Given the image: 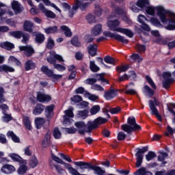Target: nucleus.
I'll use <instances>...</instances> for the list:
<instances>
[{
    "label": "nucleus",
    "mask_w": 175,
    "mask_h": 175,
    "mask_svg": "<svg viewBox=\"0 0 175 175\" xmlns=\"http://www.w3.org/2000/svg\"><path fill=\"white\" fill-rule=\"evenodd\" d=\"M23 28L25 31L27 32H32V28H33V23L29 21H25L23 23Z\"/></svg>",
    "instance_id": "obj_34"
},
{
    "label": "nucleus",
    "mask_w": 175,
    "mask_h": 175,
    "mask_svg": "<svg viewBox=\"0 0 175 175\" xmlns=\"http://www.w3.org/2000/svg\"><path fill=\"white\" fill-rule=\"evenodd\" d=\"M36 41L37 43H42V42L44 41V35L41 34V33H38L36 36Z\"/></svg>",
    "instance_id": "obj_59"
},
{
    "label": "nucleus",
    "mask_w": 175,
    "mask_h": 175,
    "mask_svg": "<svg viewBox=\"0 0 175 175\" xmlns=\"http://www.w3.org/2000/svg\"><path fill=\"white\" fill-rule=\"evenodd\" d=\"M117 95H118V93L117 92V91L111 89L109 91L105 92L104 98L107 100H111V99L116 98V96H117Z\"/></svg>",
    "instance_id": "obj_23"
},
{
    "label": "nucleus",
    "mask_w": 175,
    "mask_h": 175,
    "mask_svg": "<svg viewBox=\"0 0 175 175\" xmlns=\"http://www.w3.org/2000/svg\"><path fill=\"white\" fill-rule=\"evenodd\" d=\"M55 69H57L59 72H64V70H66V67L65 66H62L59 64H54Z\"/></svg>",
    "instance_id": "obj_57"
},
{
    "label": "nucleus",
    "mask_w": 175,
    "mask_h": 175,
    "mask_svg": "<svg viewBox=\"0 0 175 175\" xmlns=\"http://www.w3.org/2000/svg\"><path fill=\"white\" fill-rule=\"evenodd\" d=\"M25 70H31L36 68V64L32 60H27L25 64Z\"/></svg>",
    "instance_id": "obj_38"
},
{
    "label": "nucleus",
    "mask_w": 175,
    "mask_h": 175,
    "mask_svg": "<svg viewBox=\"0 0 175 175\" xmlns=\"http://www.w3.org/2000/svg\"><path fill=\"white\" fill-rule=\"evenodd\" d=\"M83 1H90L87 2L82 1L81 0H75L73 5L74 10H78L80 9L81 12H86L87 9L90 8L92 2H94L95 0H83Z\"/></svg>",
    "instance_id": "obj_5"
},
{
    "label": "nucleus",
    "mask_w": 175,
    "mask_h": 175,
    "mask_svg": "<svg viewBox=\"0 0 175 175\" xmlns=\"http://www.w3.org/2000/svg\"><path fill=\"white\" fill-rule=\"evenodd\" d=\"M51 144V132L48 131L42 142V146L44 148H47Z\"/></svg>",
    "instance_id": "obj_22"
},
{
    "label": "nucleus",
    "mask_w": 175,
    "mask_h": 175,
    "mask_svg": "<svg viewBox=\"0 0 175 175\" xmlns=\"http://www.w3.org/2000/svg\"><path fill=\"white\" fill-rule=\"evenodd\" d=\"M27 170H28V166L27 165V164H21V165L19 166L17 170V173L19 175L25 174Z\"/></svg>",
    "instance_id": "obj_42"
},
{
    "label": "nucleus",
    "mask_w": 175,
    "mask_h": 175,
    "mask_svg": "<svg viewBox=\"0 0 175 175\" xmlns=\"http://www.w3.org/2000/svg\"><path fill=\"white\" fill-rule=\"evenodd\" d=\"M32 146H27L23 149L25 157H32L33 152L32 151Z\"/></svg>",
    "instance_id": "obj_40"
},
{
    "label": "nucleus",
    "mask_w": 175,
    "mask_h": 175,
    "mask_svg": "<svg viewBox=\"0 0 175 175\" xmlns=\"http://www.w3.org/2000/svg\"><path fill=\"white\" fill-rule=\"evenodd\" d=\"M85 84H88L89 85H94L96 83V79L95 78H88L84 81Z\"/></svg>",
    "instance_id": "obj_61"
},
{
    "label": "nucleus",
    "mask_w": 175,
    "mask_h": 175,
    "mask_svg": "<svg viewBox=\"0 0 175 175\" xmlns=\"http://www.w3.org/2000/svg\"><path fill=\"white\" fill-rule=\"evenodd\" d=\"M107 25L110 29V31H114L115 32H120V33H124L128 38H133V31L129 29H125L122 27H117L120 25V21L118 20L109 21L107 23Z\"/></svg>",
    "instance_id": "obj_2"
},
{
    "label": "nucleus",
    "mask_w": 175,
    "mask_h": 175,
    "mask_svg": "<svg viewBox=\"0 0 175 175\" xmlns=\"http://www.w3.org/2000/svg\"><path fill=\"white\" fill-rule=\"evenodd\" d=\"M149 107L151 111L152 116H155L159 120V121H162V116L159 115V112L155 106H159V101L155 97L153 98V100H150L148 101Z\"/></svg>",
    "instance_id": "obj_4"
},
{
    "label": "nucleus",
    "mask_w": 175,
    "mask_h": 175,
    "mask_svg": "<svg viewBox=\"0 0 175 175\" xmlns=\"http://www.w3.org/2000/svg\"><path fill=\"white\" fill-rule=\"evenodd\" d=\"M71 43L73 44V46H75L76 47H80L81 44L80 42H79V38L77 37H74L71 40Z\"/></svg>",
    "instance_id": "obj_63"
},
{
    "label": "nucleus",
    "mask_w": 175,
    "mask_h": 175,
    "mask_svg": "<svg viewBox=\"0 0 175 175\" xmlns=\"http://www.w3.org/2000/svg\"><path fill=\"white\" fill-rule=\"evenodd\" d=\"M41 72L44 73V75H46L48 77H51V79H53L54 80H58L62 77V75H55L54 74V72L49 68L48 66H42L41 67Z\"/></svg>",
    "instance_id": "obj_10"
},
{
    "label": "nucleus",
    "mask_w": 175,
    "mask_h": 175,
    "mask_svg": "<svg viewBox=\"0 0 175 175\" xmlns=\"http://www.w3.org/2000/svg\"><path fill=\"white\" fill-rule=\"evenodd\" d=\"M19 50L21 51H25V54L27 57H31V55L34 53L33 48H32L31 46H19Z\"/></svg>",
    "instance_id": "obj_24"
},
{
    "label": "nucleus",
    "mask_w": 175,
    "mask_h": 175,
    "mask_svg": "<svg viewBox=\"0 0 175 175\" xmlns=\"http://www.w3.org/2000/svg\"><path fill=\"white\" fill-rule=\"evenodd\" d=\"M73 107H70L68 109L64 111L65 115L64 116V124H70V118H73L75 114H73Z\"/></svg>",
    "instance_id": "obj_15"
},
{
    "label": "nucleus",
    "mask_w": 175,
    "mask_h": 175,
    "mask_svg": "<svg viewBox=\"0 0 175 175\" xmlns=\"http://www.w3.org/2000/svg\"><path fill=\"white\" fill-rule=\"evenodd\" d=\"M90 70H92V72H99V70H100L99 67L96 66V64H95L94 61L90 62Z\"/></svg>",
    "instance_id": "obj_52"
},
{
    "label": "nucleus",
    "mask_w": 175,
    "mask_h": 175,
    "mask_svg": "<svg viewBox=\"0 0 175 175\" xmlns=\"http://www.w3.org/2000/svg\"><path fill=\"white\" fill-rule=\"evenodd\" d=\"M91 90H94V91H100V92L105 91V88L100 86V85H98V84L92 85L91 86Z\"/></svg>",
    "instance_id": "obj_58"
},
{
    "label": "nucleus",
    "mask_w": 175,
    "mask_h": 175,
    "mask_svg": "<svg viewBox=\"0 0 175 175\" xmlns=\"http://www.w3.org/2000/svg\"><path fill=\"white\" fill-rule=\"evenodd\" d=\"M11 6L12 8V10H14L15 14H18L24 10V7L21 5V3H19L17 1H13L11 3Z\"/></svg>",
    "instance_id": "obj_16"
},
{
    "label": "nucleus",
    "mask_w": 175,
    "mask_h": 175,
    "mask_svg": "<svg viewBox=\"0 0 175 175\" xmlns=\"http://www.w3.org/2000/svg\"><path fill=\"white\" fill-rule=\"evenodd\" d=\"M77 117H81L84 120V118H87L88 117V110L84 109L81 111H77Z\"/></svg>",
    "instance_id": "obj_47"
},
{
    "label": "nucleus",
    "mask_w": 175,
    "mask_h": 175,
    "mask_svg": "<svg viewBox=\"0 0 175 175\" xmlns=\"http://www.w3.org/2000/svg\"><path fill=\"white\" fill-rule=\"evenodd\" d=\"M8 157L11 158L14 162H18L20 165H27V160L23 159V157L17 153H10Z\"/></svg>",
    "instance_id": "obj_14"
},
{
    "label": "nucleus",
    "mask_w": 175,
    "mask_h": 175,
    "mask_svg": "<svg viewBox=\"0 0 175 175\" xmlns=\"http://www.w3.org/2000/svg\"><path fill=\"white\" fill-rule=\"evenodd\" d=\"M36 2H40V1H42V2L46 5V6H51V8H53L59 12V13H61V9H59L55 4L51 3L49 0H35Z\"/></svg>",
    "instance_id": "obj_31"
},
{
    "label": "nucleus",
    "mask_w": 175,
    "mask_h": 175,
    "mask_svg": "<svg viewBox=\"0 0 175 175\" xmlns=\"http://www.w3.org/2000/svg\"><path fill=\"white\" fill-rule=\"evenodd\" d=\"M96 81H101V84L105 85V84H109V81L105 79V77L102 74H98L96 76Z\"/></svg>",
    "instance_id": "obj_44"
},
{
    "label": "nucleus",
    "mask_w": 175,
    "mask_h": 175,
    "mask_svg": "<svg viewBox=\"0 0 175 175\" xmlns=\"http://www.w3.org/2000/svg\"><path fill=\"white\" fill-rule=\"evenodd\" d=\"M7 136L8 137H11L12 140H13L14 143H20V138L14 135V133H13V131H8L7 133Z\"/></svg>",
    "instance_id": "obj_43"
},
{
    "label": "nucleus",
    "mask_w": 175,
    "mask_h": 175,
    "mask_svg": "<svg viewBox=\"0 0 175 175\" xmlns=\"http://www.w3.org/2000/svg\"><path fill=\"white\" fill-rule=\"evenodd\" d=\"M74 165L80 167L81 170H85V169H92V164L84 161H75Z\"/></svg>",
    "instance_id": "obj_20"
},
{
    "label": "nucleus",
    "mask_w": 175,
    "mask_h": 175,
    "mask_svg": "<svg viewBox=\"0 0 175 175\" xmlns=\"http://www.w3.org/2000/svg\"><path fill=\"white\" fill-rule=\"evenodd\" d=\"M53 109H54V105H53L46 107L45 109V115L47 117V118H51V113H53Z\"/></svg>",
    "instance_id": "obj_49"
},
{
    "label": "nucleus",
    "mask_w": 175,
    "mask_h": 175,
    "mask_svg": "<svg viewBox=\"0 0 175 175\" xmlns=\"http://www.w3.org/2000/svg\"><path fill=\"white\" fill-rule=\"evenodd\" d=\"M91 170H94V174L97 175H105V174L106 173V171L102 169V167L96 165H92Z\"/></svg>",
    "instance_id": "obj_30"
},
{
    "label": "nucleus",
    "mask_w": 175,
    "mask_h": 175,
    "mask_svg": "<svg viewBox=\"0 0 175 175\" xmlns=\"http://www.w3.org/2000/svg\"><path fill=\"white\" fill-rule=\"evenodd\" d=\"M75 125L80 135H84L85 132L88 133H91V131H88V123L85 124L84 122H77Z\"/></svg>",
    "instance_id": "obj_12"
},
{
    "label": "nucleus",
    "mask_w": 175,
    "mask_h": 175,
    "mask_svg": "<svg viewBox=\"0 0 175 175\" xmlns=\"http://www.w3.org/2000/svg\"><path fill=\"white\" fill-rule=\"evenodd\" d=\"M44 111V106L42 104H38L33 111V114H34V116H39V114H42Z\"/></svg>",
    "instance_id": "obj_28"
},
{
    "label": "nucleus",
    "mask_w": 175,
    "mask_h": 175,
    "mask_svg": "<svg viewBox=\"0 0 175 175\" xmlns=\"http://www.w3.org/2000/svg\"><path fill=\"white\" fill-rule=\"evenodd\" d=\"M34 122L37 129H40V128L43 126L44 122H46V120L43 118H36L34 120Z\"/></svg>",
    "instance_id": "obj_37"
},
{
    "label": "nucleus",
    "mask_w": 175,
    "mask_h": 175,
    "mask_svg": "<svg viewBox=\"0 0 175 175\" xmlns=\"http://www.w3.org/2000/svg\"><path fill=\"white\" fill-rule=\"evenodd\" d=\"M71 100L74 103H79V102H81V100H83V98H81V96L75 95L71 98Z\"/></svg>",
    "instance_id": "obj_62"
},
{
    "label": "nucleus",
    "mask_w": 175,
    "mask_h": 175,
    "mask_svg": "<svg viewBox=\"0 0 175 175\" xmlns=\"http://www.w3.org/2000/svg\"><path fill=\"white\" fill-rule=\"evenodd\" d=\"M137 21L141 24V28L144 31H146L147 32H150V31H151L150 26L146 23L147 18H146L144 15H139L137 18Z\"/></svg>",
    "instance_id": "obj_13"
},
{
    "label": "nucleus",
    "mask_w": 175,
    "mask_h": 175,
    "mask_svg": "<svg viewBox=\"0 0 175 175\" xmlns=\"http://www.w3.org/2000/svg\"><path fill=\"white\" fill-rule=\"evenodd\" d=\"M53 136L55 139H61V131H59L58 128H55L53 131Z\"/></svg>",
    "instance_id": "obj_64"
},
{
    "label": "nucleus",
    "mask_w": 175,
    "mask_h": 175,
    "mask_svg": "<svg viewBox=\"0 0 175 175\" xmlns=\"http://www.w3.org/2000/svg\"><path fill=\"white\" fill-rule=\"evenodd\" d=\"M127 123L129 124H123L122 125V129L126 133L131 134L133 131H137V129H140L142 126L140 125L136 124V119L135 118L129 117L127 120Z\"/></svg>",
    "instance_id": "obj_3"
},
{
    "label": "nucleus",
    "mask_w": 175,
    "mask_h": 175,
    "mask_svg": "<svg viewBox=\"0 0 175 175\" xmlns=\"http://www.w3.org/2000/svg\"><path fill=\"white\" fill-rule=\"evenodd\" d=\"M146 79L150 87H152L153 90H157V85H155V83H154V81H152V79H151L148 75L146 76Z\"/></svg>",
    "instance_id": "obj_56"
},
{
    "label": "nucleus",
    "mask_w": 175,
    "mask_h": 175,
    "mask_svg": "<svg viewBox=\"0 0 175 175\" xmlns=\"http://www.w3.org/2000/svg\"><path fill=\"white\" fill-rule=\"evenodd\" d=\"M23 124L27 128V129H29V131H31L32 129V125L31 124V120H29V117L28 116H23Z\"/></svg>",
    "instance_id": "obj_39"
},
{
    "label": "nucleus",
    "mask_w": 175,
    "mask_h": 175,
    "mask_svg": "<svg viewBox=\"0 0 175 175\" xmlns=\"http://www.w3.org/2000/svg\"><path fill=\"white\" fill-rule=\"evenodd\" d=\"M155 10L157 12V16L163 24L165 26V29L168 31H174L175 29V14L172 12H167L165 10V8L162 6H147L146 8V12L147 14L150 16H154L155 14Z\"/></svg>",
    "instance_id": "obj_1"
},
{
    "label": "nucleus",
    "mask_w": 175,
    "mask_h": 175,
    "mask_svg": "<svg viewBox=\"0 0 175 175\" xmlns=\"http://www.w3.org/2000/svg\"><path fill=\"white\" fill-rule=\"evenodd\" d=\"M92 33L94 36H98L102 33V25H96L92 29Z\"/></svg>",
    "instance_id": "obj_29"
},
{
    "label": "nucleus",
    "mask_w": 175,
    "mask_h": 175,
    "mask_svg": "<svg viewBox=\"0 0 175 175\" xmlns=\"http://www.w3.org/2000/svg\"><path fill=\"white\" fill-rule=\"evenodd\" d=\"M129 69V66L128 65H122L116 67V70L118 73H122L126 72Z\"/></svg>",
    "instance_id": "obj_53"
},
{
    "label": "nucleus",
    "mask_w": 175,
    "mask_h": 175,
    "mask_svg": "<svg viewBox=\"0 0 175 175\" xmlns=\"http://www.w3.org/2000/svg\"><path fill=\"white\" fill-rule=\"evenodd\" d=\"M0 47H2V49H5V50H12L14 47V44L6 41L0 43Z\"/></svg>",
    "instance_id": "obj_36"
},
{
    "label": "nucleus",
    "mask_w": 175,
    "mask_h": 175,
    "mask_svg": "<svg viewBox=\"0 0 175 175\" xmlns=\"http://www.w3.org/2000/svg\"><path fill=\"white\" fill-rule=\"evenodd\" d=\"M60 29L62 31V32H64L65 36H66V38H71L72 33V31H70V29L69 27H68V26L66 25H62L60 27Z\"/></svg>",
    "instance_id": "obj_33"
},
{
    "label": "nucleus",
    "mask_w": 175,
    "mask_h": 175,
    "mask_svg": "<svg viewBox=\"0 0 175 175\" xmlns=\"http://www.w3.org/2000/svg\"><path fill=\"white\" fill-rule=\"evenodd\" d=\"M143 94L148 98H152L154 96V92L150 88V86L145 85L142 89Z\"/></svg>",
    "instance_id": "obj_25"
},
{
    "label": "nucleus",
    "mask_w": 175,
    "mask_h": 175,
    "mask_svg": "<svg viewBox=\"0 0 175 175\" xmlns=\"http://www.w3.org/2000/svg\"><path fill=\"white\" fill-rule=\"evenodd\" d=\"M0 72H6L7 73L8 72H14V68H13L10 66L3 64L0 66Z\"/></svg>",
    "instance_id": "obj_41"
},
{
    "label": "nucleus",
    "mask_w": 175,
    "mask_h": 175,
    "mask_svg": "<svg viewBox=\"0 0 175 175\" xmlns=\"http://www.w3.org/2000/svg\"><path fill=\"white\" fill-rule=\"evenodd\" d=\"M104 61H105V62H106V64H109L111 65H116V59H114L110 56H106L104 58Z\"/></svg>",
    "instance_id": "obj_54"
},
{
    "label": "nucleus",
    "mask_w": 175,
    "mask_h": 175,
    "mask_svg": "<svg viewBox=\"0 0 175 175\" xmlns=\"http://www.w3.org/2000/svg\"><path fill=\"white\" fill-rule=\"evenodd\" d=\"M91 116H95V114H98V111H100V106L99 105H94L90 109Z\"/></svg>",
    "instance_id": "obj_50"
},
{
    "label": "nucleus",
    "mask_w": 175,
    "mask_h": 175,
    "mask_svg": "<svg viewBox=\"0 0 175 175\" xmlns=\"http://www.w3.org/2000/svg\"><path fill=\"white\" fill-rule=\"evenodd\" d=\"M148 5H150L149 0H138L137 1V6H138V8H141V9L146 8Z\"/></svg>",
    "instance_id": "obj_35"
},
{
    "label": "nucleus",
    "mask_w": 175,
    "mask_h": 175,
    "mask_svg": "<svg viewBox=\"0 0 175 175\" xmlns=\"http://www.w3.org/2000/svg\"><path fill=\"white\" fill-rule=\"evenodd\" d=\"M163 78L164 81H163V87L167 90L170 88V84L174 83V79L172 78V72H165L163 73Z\"/></svg>",
    "instance_id": "obj_8"
},
{
    "label": "nucleus",
    "mask_w": 175,
    "mask_h": 175,
    "mask_svg": "<svg viewBox=\"0 0 175 175\" xmlns=\"http://www.w3.org/2000/svg\"><path fill=\"white\" fill-rule=\"evenodd\" d=\"M37 100L42 103L50 102V100H51V96L43 92H38L37 93Z\"/></svg>",
    "instance_id": "obj_19"
},
{
    "label": "nucleus",
    "mask_w": 175,
    "mask_h": 175,
    "mask_svg": "<svg viewBox=\"0 0 175 175\" xmlns=\"http://www.w3.org/2000/svg\"><path fill=\"white\" fill-rule=\"evenodd\" d=\"M10 36H13V38H16V39H21L23 36V31H10Z\"/></svg>",
    "instance_id": "obj_46"
},
{
    "label": "nucleus",
    "mask_w": 175,
    "mask_h": 175,
    "mask_svg": "<svg viewBox=\"0 0 175 175\" xmlns=\"http://www.w3.org/2000/svg\"><path fill=\"white\" fill-rule=\"evenodd\" d=\"M157 154L152 151H150L146 154V159L148 162L152 161L153 159L156 158Z\"/></svg>",
    "instance_id": "obj_51"
},
{
    "label": "nucleus",
    "mask_w": 175,
    "mask_h": 175,
    "mask_svg": "<svg viewBox=\"0 0 175 175\" xmlns=\"http://www.w3.org/2000/svg\"><path fill=\"white\" fill-rule=\"evenodd\" d=\"M39 165V159H38V157L36 156L33 155L31 156L29 159L28 161V166L30 169H35V167H38Z\"/></svg>",
    "instance_id": "obj_18"
},
{
    "label": "nucleus",
    "mask_w": 175,
    "mask_h": 175,
    "mask_svg": "<svg viewBox=\"0 0 175 175\" xmlns=\"http://www.w3.org/2000/svg\"><path fill=\"white\" fill-rule=\"evenodd\" d=\"M105 122H107V119L101 117L97 118L94 121L88 122V132H92L94 129H96L97 126Z\"/></svg>",
    "instance_id": "obj_6"
},
{
    "label": "nucleus",
    "mask_w": 175,
    "mask_h": 175,
    "mask_svg": "<svg viewBox=\"0 0 175 175\" xmlns=\"http://www.w3.org/2000/svg\"><path fill=\"white\" fill-rule=\"evenodd\" d=\"M150 23L152 24V25H154V27H162L161 22H159V20H158L157 18H151Z\"/></svg>",
    "instance_id": "obj_60"
},
{
    "label": "nucleus",
    "mask_w": 175,
    "mask_h": 175,
    "mask_svg": "<svg viewBox=\"0 0 175 175\" xmlns=\"http://www.w3.org/2000/svg\"><path fill=\"white\" fill-rule=\"evenodd\" d=\"M159 154L158 156V161H159V162H163L161 163V166H165V165L167 163V162L165 161V159H166V158L169 157V154H167V152H165L164 151H160L159 152Z\"/></svg>",
    "instance_id": "obj_26"
},
{
    "label": "nucleus",
    "mask_w": 175,
    "mask_h": 175,
    "mask_svg": "<svg viewBox=\"0 0 175 175\" xmlns=\"http://www.w3.org/2000/svg\"><path fill=\"white\" fill-rule=\"evenodd\" d=\"M38 8L40 10H42V12L44 13L45 16H46L48 18H55V14L50 10H47L46 8H44V5L42 3H40Z\"/></svg>",
    "instance_id": "obj_21"
},
{
    "label": "nucleus",
    "mask_w": 175,
    "mask_h": 175,
    "mask_svg": "<svg viewBox=\"0 0 175 175\" xmlns=\"http://www.w3.org/2000/svg\"><path fill=\"white\" fill-rule=\"evenodd\" d=\"M131 59L137 62H142L143 61V57L139 55V54L134 53L131 55Z\"/></svg>",
    "instance_id": "obj_55"
},
{
    "label": "nucleus",
    "mask_w": 175,
    "mask_h": 175,
    "mask_svg": "<svg viewBox=\"0 0 175 175\" xmlns=\"http://www.w3.org/2000/svg\"><path fill=\"white\" fill-rule=\"evenodd\" d=\"M46 61L49 63L51 64V65H55L57 64V61H59V62H64L65 60L59 54H56L55 52H51V56L46 58Z\"/></svg>",
    "instance_id": "obj_11"
},
{
    "label": "nucleus",
    "mask_w": 175,
    "mask_h": 175,
    "mask_svg": "<svg viewBox=\"0 0 175 175\" xmlns=\"http://www.w3.org/2000/svg\"><path fill=\"white\" fill-rule=\"evenodd\" d=\"M1 170L4 174H12V173L16 172V167L10 164H5L1 167Z\"/></svg>",
    "instance_id": "obj_17"
},
{
    "label": "nucleus",
    "mask_w": 175,
    "mask_h": 175,
    "mask_svg": "<svg viewBox=\"0 0 175 175\" xmlns=\"http://www.w3.org/2000/svg\"><path fill=\"white\" fill-rule=\"evenodd\" d=\"M103 35L104 36L116 39V40H118V42H121V43H124L125 44H128L129 42L126 38H125V37L120 34L111 33V31H105Z\"/></svg>",
    "instance_id": "obj_9"
},
{
    "label": "nucleus",
    "mask_w": 175,
    "mask_h": 175,
    "mask_svg": "<svg viewBox=\"0 0 175 175\" xmlns=\"http://www.w3.org/2000/svg\"><path fill=\"white\" fill-rule=\"evenodd\" d=\"M84 96L85 98H88V99H90V100H92V101L98 100V99H99V96H98L95 94H91L88 92H85Z\"/></svg>",
    "instance_id": "obj_48"
},
{
    "label": "nucleus",
    "mask_w": 175,
    "mask_h": 175,
    "mask_svg": "<svg viewBox=\"0 0 175 175\" xmlns=\"http://www.w3.org/2000/svg\"><path fill=\"white\" fill-rule=\"evenodd\" d=\"M89 54L92 57H95L96 55V50L98 49V46L96 44H90L88 47Z\"/></svg>",
    "instance_id": "obj_32"
},
{
    "label": "nucleus",
    "mask_w": 175,
    "mask_h": 175,
    "mask_svg": "<svg viewBox=\"0 0 175 175\" xmlns=\"http://www.w3.org/2000/svg\"><path fill=\"white\" fill-rule=\"evenodd\" d=\"M45 33H57L58 32V27H50L44 29Z\"/></svg>",
    "instance_id": "obj_45"
},
{
    "label": "nucleus",
    "mask_w": 175,
    "mask_h": 175,
    "mask_svg": "<svg viewBox=\"0 0 175 175\" xmlns=\"http://www.w3.org/2000/svg\"><path fill=\"white\" fill-rule=\"evenodd\" d=\"M137 151L135 154V157H137L136 167H140L142 163H143V154L148 151V147L144 146L142 148H137Z\"/></svg>",
    "instance_id": "obj_7"
},
{
    "label": "nucleus",
    "mask_w": 175,
    "mask_h": 175,
    "mask_svg": "<svg viewBox=\"0 0 175 175\" xmlns=\"http://www.w3.org/2000/svg\"><path fill=\"white\" fill-rule=\"evenodd\" d=\"M135 175H152L151 172L148 171L147 168L142 167L138 169L135 173Z\"/></svg>",
    "instance_id": "obj_27"
}]
</instances>
